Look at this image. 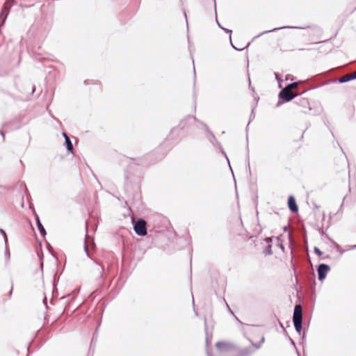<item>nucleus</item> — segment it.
Masks as SVG:
<instances>
[{
  "mask_svg": "<svg viewBox=\"0 0 356 356\" xmlns=\"http://www.w3.org/2000/svg\"><path fill=\"white\" fill-rule=\"evenodd\" d=\"M293 321L295 329L298 334L302 331V309L301 305H297L295 306L293 311Z\"/></svg>",
  "mask_w": 356,
  "mask_h": 356,
  "instance_id": "obj_1",
  "label": "nucleus"
},
{
  "mask_svg": "<svg viewBox=\"0 0 356 356\" xmlns=\"http://www.w3.org/2000/svg\"><path fill=\"white\" fill-rule=\"evenodd\" d=\"M134 232L141 236L147 234L146 221L143 219H139L134 226Z\"/></svg>",
  "mask_w": 356,
  "mask_h": 356,
  "instance_id": "obj_2",
  "label": "nucleus"
},
{
  "mask_svg": "<svg viewBox=\"0 0 356 356\" xmlns=\"http://www.w3.org/2000/svg\"><path fill=\"white\" fill-rule=\"evenodd\" d=\"M298 95V93L293 92L287 87L283 88L279 93L280 98L283 99L286 102H290Z\"/></svg>",
  "mask_w": 356,
  "mask_h": 356,
  "instance_id": "obj_3",
  "label": "nucleus"
},
{
  "mask_svg": "<svg viewBox=\"0 0 356 356\" xmlns=\"http://www.w3.org/2000/svg\"><path fill=\"white\" fill-rule=\"evenodd\" d=\"M330 267L327 264H321L318 266V277L320 281L323 280L327 273L330 271Z\"/></svg>",
  "mask_w": 356,
  "mask_h": 356,
  "instance_id": "obj_4",
  "label": "nucleus"
},
{
  "mask_svg": "<svg viewBox=\"0 0 356 356\" xmlns=\"http://www.w3.org/2000/svg\"><path fill=\"white\" fill-rule=\"evenodd\" d=\"M11 6V3L8 1L4 3L2 11L0 13V27L4 24L6 17L8 15V10Z\"/></svg>",
  "mask_w": 356,
  "mask_h": 356,
  "instance_id": "obj_5",
  "label": "nucleus"
},
{
  "mask_svg": "<svg viewBox=\"0 0 356 356\" xmlns=\"http://www.w3.org/2000/svg\"><path fill=\"white\" fill-rule=\"evenodd\" d=\"M216 347L218 354L227 353L231 348V346L229 343L222 341L216 343Z\"/></svg>",
  "mask_w": 356,
  "mask_h": 356,
  "instance_id": "obj_6",
  "label": "nucleus"
},
{
  "mask_svg": "<svg viewBox=\"0 0 356 356\" xmlns=\"http://www.w3.org/2000/svg\"><path fill=\"white\" fill-rule=\"evenodd\" d=\"M288 206L289 209L293 212L298 211V206L296 204V200L293 196L291 195L288 200Z\"/></svg>",
  "mask_w": 356,
  "mask_h": 356,
  "instance_id": "obj_7",
  "label": "nucleus"
},
{
  "mask_svg": "<svg viewBox=\"0 0 356 356\" xmlns=\"http://www.w3.org/2000/svg\"><path fill=\"white\" fill-rule=\"evenodd\" d=\"M294 102L296 104H297L298 105H300L304 108L309 107V101L306 98L300 97V98L296 99Z\"/></svg>",
  "mask_w": 356,
  "mask_h": 356,
  "instance_id": "obj_8",
  "label": "nucleus"
},
{
  "mask_svg": "<svg viewBox=\"0 0 356 356\" xmlns=\"http://www.w3.org/2000/svg\"><path fill=\"white\" fill-rule=\"evenodd\" d=\"M299 29V27L298 26H282V27H277V28H274L271 30H269V31H264L263 33H260L259 35H258L257 37H259L260 35H264L265 33H270V32H273V31H275L277 30H280V29Z\"/></svg>",
  "mask_w": 356,
  "mask_h": 356,
  "instance_id": "obj_9",
  "label": "nucleus"
},
{
  "mask_svg": "<svg viewBox=\"0 0 356 356\" xmlns=\"http://www.w3.org/2000/svg\"><path fill=\"white\" fill-rule=\"evenodd\" d=\"M36 223H37V227H38V229L40 233V234L42 236H44L46 235V231L43 227V225H42V223L40 222V219L38 218V216H37L36 218Z\"/></svg>",
  "mask_w": 356,
  "mask_h": 356,
  "instance_id": "obj_10",
  "label": "nucleus"
},
{
  "mask_svg": "<svg viewBox=\"0 0 356 356\" xmlns=\"http://www.w3.org/2000/svg\"><path fill=\"white\" fill-rule=\"evenodd\" d=\"M65 143L66 145L67 149L72 152L73 150V145L72 143L68 136H66V140H65Z\"/></svg>",
  "mask_w": 356,
  "mask_h": 356,
  "instance_id": "obj_11",
  "label": "nucleus"
},
{
  "mask_svg": "<svg viewBox=\"0 0 356 356\" xmlns=\"http://www.w3.org/2000/svg\"><path fill=\"white\" fill-rule=\"evenodd\" d=\"M350 80H351V78L350 76V74H346V75L340 77L339 79V82L343 83L348 82V81H349Z\"/></svg>",
  "mask_w": 356,
  "mask_h": 356,
  "instance_id": "obj_12",
  "label": "nucleus"
},
{
  "mask_svg": "<svg viewBox=\"0 0 356 356\" xmlns=\"http://www.w3.org/2000/svg\"><path fill=\"white\" fill-rule=\"evenodd\" d=\"M202 125L204 127V128H205L206 131L209 133V134L210 135L211 138L213 140H215V141H216V142H217V140H216V138L215 136L213 134V133H212V132H211V131H210V130L209 129L208 127H207L205 124H203V123H202Z\"/></svg>",
  "mask_w": 356,
  "mask_h": 356,
  "instance_id": "obj_13",
  "label": "nucleus"
},
{
  "mask_svg": "<svg viewBox=\"0 0 356 356\" xmlns=\"http://www.w3.org/2000/svg\"><path fill=\"white\" fill-rule=\"evenodd\" d=\"M251 353L252 352L249 349L245 348L241 351V356H250Z\"/></svg>",
  "mask_w": 356,
  "mask_h": 356,
  "instance_id": "obj_14",
  "label": "nucleus"
},
{
  "mask_svg": "<svg viewBox=\"0 0 356 356\" xmlns=\"http://www.w3.org/2000/svg\"><path fill=\"white\" fill-rule=\"evenodd\" d=\"M298 83L295 82V83H292L287 85L286 87H287L289 89H290L292 91L293 89L296 88L298 87Z\"/></svg>",
  "mask_w": 356,
  "mask_h": 356,
  "instance_id": "obj_15",
  "label": "nucleus"
},
{
  "mask_svg": "<svg viewBox=\"0 0 356 356\" xmlns=\"http://www.w3.org/2000/svg\"><path fill=\"white\" fill-rule=\"evenodd\" d=\"M0 232H1V234L3 236L4 241H5V243H7V240H8V238H7V235H6V232H5L3 229H1H1H0Z\"/></svg>",
  "mask_w": 356,
  "mask_h": 356,
  "instance_id": "obj_16",
  "label": "nucleus"
},
{
  "mask_svg": "<svg viewBox=\"0 0 356 356\" xmlns=\"http://www.w3.org/2000/svg\"><path fill=\"white\" fill-rule=\"evenodd\" d=\"M224 302H225V305H226V307H227V311L232 314L233 315L236 319L237 318L234 316V312H232V310L230 309L229 305L227 303V302L225 301V300L224 299Z\"/></svg>",
  "mask_w": 356,
  "mask_h": 356,
  "instance_id": "obj_17",
  "label": "nucleus"
},
{
  "mask_svg": "<svg viewBox=\"0 0 356 356\" xmlns=\"http://www.w3.org/2000/svg\"><path fill=\"white\" fill-rule=\"evenodd\" d=\"M218 26H219L222 29H223L226 33H229V38L231 39L232 30H229V29H227L223 28L222 26H220V24L218 22Z\"/></svg>",
  "mask_w": 356,
  "mask_h": 356,
  "instance_id": "obj_18",
  "label": "nucleus"
},
{
  "mask_svg": "<svg viewBox=\"0 0 356 356\" xmlns=\"http://www.w3.org/2000/svg\"><path fill=\"white\" fill-rule=\"evenodd\" d=\"M272 253L271 246L268 245L265 250L266 254H270Z\"/></svg>",
  "mask_w": 356,
  "mask_h": 356,
  "instance_id": "obj_19",
  "label": "nucleus"
},
{
  "mask_svg": "<svg viewBox=\"0 0 356 356\" xmlns=\"http://www.w3.org/2000/svg\"><path fill=\"white\" fill-rule=\"evenodd\" d=\"M264 342V337H262V339H261V341L260 343L258 344V345H254V346L256 347V348H259L261 345Z\"/></svg>",
  "mask_w": 356,
  "mask_h": 356,
  "instance_id": "obj_20",
  "label": "nucleus"
},
{
  "mask_svg": "<svg viewBox=\"0 0 356 356\" xmlns=\"http://www.w3.org/2000/svg\"><path fill=\"white\" fill-rule=\"evenodd\" d=\"M314 252L318 254V255H321L322 252L321 251L316 247L314 248Z\"/></svg>",
  "mask_w": 356,
  "mask_h": 356,
  "instance_id": "obj_21",
  "label": "nucleus"
},
{
  "mask_svg": "<svg viewBox=\"0 0 356 356\" xmlns=\"http://www.w3.org/2000/svg\"><path fill=\"white\" fill-rule=\"evenodd\" d=\"M350 74V76L351 78V80L356 79V72H355L353 73H351V74Z\"/></svg>",
  "mask_w": 356,
  "mask_h": 356,
  "instance_id": "obj_22",
  "label": "nucleus"
},
{
  "mask_svg": "<svg viewBox=\"0 0 356 356\" xmlns=\"http://www.w3.org/2000/svg\"><path fill=\"white\" fill-rule=\"evenodd\" d=\"M350 74V76L351 78V80L356 79V72H355L353 73H351V74Z\"/></svg>",
  "mask_w": 356,
  "mask_h": 356,
  "instance_id": "obj_23",
  "label": "nucleus"
},
{
  "mask_svg": "<svg viewBox=\"0 0 356 356\" xmlns=\"http://www.w3.org/2000/svg\"><path fill=\"white\" fill-rule=\"evenodd\" d=\"M211 343V340L209 339V337H207V339H206V346L207 348H208L209 343Z\"/></svg>",
  "mask_w": 356,
  "mask_h": 356,
  "instance_id": "obj_24",
  "label": "nucleus"
},
{
  "mask_svg": "<svg viewBox=\"0 0 356 356\" xmlns=\"http://www.w3.org/2000/svg\"><path fill=\"white\" fill-rule=\"evenodd\" d=\"M84 248H85V251H86V254H87L88 256H89V254H88V246H87L86 243H85Z\"/></svg>",
  "mask_w": 356,
  "mask_h": 356,
  "instance_id": "obj_25",
  "label": "nucleus"
},
{
  "mask_svg": "<svg viewBox=\"0 0 356 356\" xmlns=\"http://www.w3.org/2000/svg\"><path fill=\"white\" fill-rule=\"evenodd\" d=\"M0 134L2 136L3 141L5 140V134L2 130H0Z\"/></svg>",
  "mask_w": 356,
  "mask_h": 356,
  "instance_id": "obj_26",
  "label": "nucleus"
},
{
  "mask_svg": "<svg viewBox=\"0 0 356 356\" xmlns=\"http://www.w3.org/2000/svg\"><path fill=\"white\" fill-rule=\"evenodd\" d=\"M207 354L208 356H212L210 352L209 351L208 348L207 349Z\"/></svg>",
  "mask_w": 356,
  "mask_h": 356,
  "instance_id": "obj_27",
  "label": "nucleus"
},
{
  "mask_svg": "<svg viewBox=\"0 0 356 356\" xmlns=\"http://www.w3.org/2000/svg\"><path fill=\"white\" fill-rule=\"evenodd\" d=\"M63 136L65 138V140H66V136H68L65 133H63Z\"/></svg>",
  "mask_w": 356,
  "mask_h": 356,
  "instance_id": "obj_28",
  "label": "nucleus"
},
{
  "mask_svg": "<svg viewBox=\"0 0 356 356\" xmlns=\"http://www.w3.org/2000/svg\"><path fill=\"white\" fill-rule=\"evenodd\" d=\"M275 77H276V79L278 81H280V79L278 77V75L277 74H275Z\"/></svg>",
  "mask_w": 356,
  "mask_h": 356,
  "instance_id": "obj_29",
  "label": "nucleus"
},
{
  "mask_svg": "<svg viewBox=\"0 0 356 356\" xmlns=\"http://www.w3.org/2000/svg\"><path fill=\"white\" fill-rule=\"evenodd\" d=\"M222 153H223L225 155H226V154H225V153L224 152H222ZM226 159H227V161H228V163H229V167L231 168L230 164H229V159H228L227 157H226Z\"/></svg>",
  "mask_w": 356,
  "mask_h": 356,
  "instance_id": "obj_30",
  "label": "nucleus"
},
{
  "mask_svg": "<svg viewBox=\"0 0 356 356\" xmlns=\"http://www.w3.org/2000/svg\"><path fill=\"white\" fill-rule=\"evenodd\" d=\"M213 1H214L215 12L216 13V0H213Z\"/></svg>",
  "mask_w": 356,
  "mask_h": 356,
  "instance_id": "obj_31",
  "label": "nucleus"
},
{
  "mask_svg": "<svg viewBox=\"0 0 356 356\" xmlns=\"http://www.w3.org/2000/svg\"><path fill=\"white\" fill-rule=\"evenodd\" d=\"M290 341H291V343L293 346H295V343H294V341H293L291 339H290Z\"/></svg>",
  "mask_w": 356,
  "mask_h": 356,
  "instance_id": "obj_32",
  "label": "nucleus"
},
{
  "mask_svg": "<svg viewBox=\"0 0 356 356\" xmlns=\"http://www.w3.org/2000/svg\"><path fill=\"white\" fill-rule=\"evenodd\" d=\"M354 248H356V245H354L351 246V249H354Z\"/></svg>",
  "mask_w": 356,
  "mask_h": 356,
  "instance_id": "obj_33",
  "label": "nucleus"
},
{
  "mask_svg": "<svg viewBox=\"0 0 356 356\" xmlns=\"http://www.w3.org/2000/svg\"><path fill=\"white\" fill-rule=\"evenodd\" d=\"M191 118L193 119L194 120H197L196 118L195 117H191Z\"/></svg>",
  "mask_w": 356,
  "mask_h": 356,
  "instance_id": "obj_34",
  "label": "nucleus"
},
{
  "mask_svg": "<svg viewBox=\"0 0 356 356\" xmlns=\"http://www.w3.org/2000/svg\"><path fill=\"white\" fill-rule=\"evenodd\" d=\"M280 102H279L277 103V106H280Z\"/></svg>",
  "mask_w": 356,
  "mask_h": 356,
  "instance_id": "obj_35",
  "label": "nucleus"
},
{
  "mask_svg": "<svg viewBox=\"0 0 356 356\" xmlns=\"http://www.w3.org/2000/svg\"><path fill=\"white\" fill-rule=\"evenodd\" d=\"M250 124V122H248V123L247 124V126H249Z\"/></svg>",
  "mask_w": 356,
  "mask_h": 356,
  "instance_id": "obj_36",
  "label": "nucleus"
},
{
  "mask_svg": "<svg viewBox=\"0 0 356 356\" xmlns=\"http://www.w3.org/2000/svg\"><path fill=\"white\" fill-rule=\"evenodd\" d=\"M250 124V122H248V123L247 124V126H249Z\"/></svg>",
  "mask_w": 356,
  "mask_h": 356,
  "instance_id": "obj_37",
  "label": "nucleus"
},
{
  "mask_svg": "<svg viewBox=\"0 0 356 356\" xmlns=\"http://www.w3.org/2000/svg\"><path fill=\"white\" fill-rule=\"evenodd\" d=\"M250 124V122H248V123L247 124V126H249Z\"/></svg>",
  "mask_w": 356,
  "mask_h": 356,
  "instance_id": "obj_38",
  "label": "nucleus"
}]
</instances>
